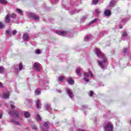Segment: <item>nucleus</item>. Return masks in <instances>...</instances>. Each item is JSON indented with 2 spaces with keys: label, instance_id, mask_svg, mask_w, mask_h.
I'll use <instances>...</instances> for the list:
<instances>
[{
  "label": "nucleus",
  "instance_id": "1",
  "mask_svg": "<svg viewBox=\"0 0 131 131\" xmlns=\"http://www.w3.org/2000/svg\"><path fill=\"white\" fill-rule=\"evenodd\" d=\"M95 53L98 57V58H100L102 60H97V62L98 63L99 66L104 70L106 67H107V64L108 63V59L107 57L102 52L100 49L96 48L95 50Z\"/></svg>",
  "mask_w": 131,
  "mask_h": 131
},
{
  "label": "nucleus",
  "instance_id": "2",
  "mask_svg": "<svg viewBox=\"0 0 131 131\" xmlns=\"http://www.w3.org/2000/svg\"><path fill=\"white\" fill-rule=\"evenodd\" d=\"M103 127L105 131H113L114 129L113 124L111 121H105L103 124Z\"/></svg>",
  "mask_w": 131,
  "mask_h": 131
},
{
  "label": "nucleus",
  "instance_id": "3",
  "mask_svg": "<svg viewBox=\"0 0 131 131\" xmlns=\"http://www.w3.org/2000/svg\"><path fill=\"white\" fill-rule=\"evenodd\" d=\"M84 80L86 82H89L90 81V80L88 79V77L89 76H91V78H93L94 77V74L92 73V72H89V73H84Z\"/></svg>",
  "mask_w": 131,
  "mask_h": 131
},
{
  "label": "nucleus",
  "instance_id": "4",
  "mask_svg": "<svg viewBox=\"0 0 131 131\" xmlns=\"http://www.w3.org/2000/svg\"><path fill=\"white\" fill-rule=\"evenodd\" d=\"M9 113L12 117H16L17 118H19V111L18 110L15 111L10 110L9 111Z\"/></svg>",
  "mask_w": 131,
  "mask_h": 131
},
{
  "label": "nucleus",
  "instance_id": "5",
  "mask_svg": "<svg viewBox=\"0 0 131 131\" xmlns=\"http://www.w3.org/2000/svg\"><path fill=\"white\" fill-rule=\"evenodd\" d=\"M33 69L35 70V71H37V72L40 71V64H39L38 62H35L33 64Z\"/></svg>",
  "mask_w": 131,
  "mask_h": 131
},
{
  "label": "nucleus",
  "instance_id": "6",
  "mask_svg": "<svg viewBox=\"0 0 131 131\" xmlns=\"http://www.w3.org/2000/svg\"><path fill=\"white\" fill-rule=\"evenodd\" d=\"M66 92L67 94H68L69 97L70 98V99H72V98L74 97V94H73V92H72V91H71V90L67 88L66 89Z\"/></svg>",
  "mask_w": 131,
  "mask_h": 131
},
{
  "label": "nucleus",
  "instance_id": "7",
  "mask_svg": "<svg viewBox=\"0 0 131 131\" xmlns=\"http://www.w3.org/2000/svg\"><path fill=\"white\" fill-rule=\"evenodd\" d=\"M30 17L32 18V19H33V20H39V17L36 15L35 13H30Z\"/></svg>",
  "mask_w": 131,
  "mask_h": 131
},
{
  "label": "nucleus",
  "instance_id": "8",
  "mask_svg": "<svg viewBox=\"0 0 131 131\" xmlns=\"http://www.w3.org/2000/svg\"><path fill=\"white\" fill-rule=\"evenodd\" d=\"M67 80L69 84H70V85H73V84H74V80H73V79H72V77H68Z\"/></svg>",
  "mask_w": 131,
  "mask_h": 131
},
{
  "label": "nucleus",
  "instance_id": "9",
  "mask_svg": "<svg viewBox=\"0 0 131 131\" xmlns=\"http://www.w3.org/2000/svg\"><path fill=\"white\" fill-rule=\"evenodd\" d=\"M58 35H61L62 36H66L68 34V32L65 31H58L56 33Z\"/></svg>",
  "mask_w": 131,
  "mask_h": 131
},
{
  "label": "nucleus",
  "instance_id": "10",
  "mask_svg": "<svg viewBox=\"0 0 131 131\" xmlns=\"http://www.w3.org/2000/svg\"><path fill=\"white\" fill-rule=\"evenodd\" d=\"M10 18H11V15H10V14H8L5 16V18L6 23L8 24L11 22V19Z\"/></svg>",
  "mask_w": 131,
  "mask_h": 131
},
{
  "label": "nucleus",
  "instance_id": "11",
  "mask_svg": "<svg viewBox=\"0 0 131 131\" xmlns=\"http://www.w3.org/2000/svg\"><path fill=\"white\" fill-rule=\"evenodd\" d=\"M43 128H46V129H49V128H50V122H45L43 124Z\"/></svg>",
  "mask_w": 131,
  "mask_h": 131
},
{
  "label": "nucleus",
  "instance_id": "12",
  "mask_svg": "<svg viewBox=\"0 0 131 131\" xmlns=\"http://www.w3.org/2000/svg\"><path fill=\"white\" fill-rule=\"evenodd\" d=\"M129 50V48H125L123 49L122 53L124 56H126V55H128V51Z\"/></svg>",
  "mask_w": 131,
  "mask_h": 131
},
{
  "label": "nucleus",
  "instance_id": "13",
  "mask_svg": "<svg viewBox=\"0 0 131 131\" xmlns=\"http://www.w3.org/2000/svg\"><path fill=\"white\" fill-rule=\"evenodd\" d=\"M45 108L48 112H50L51 113V112L52 111V107H51V104H45Z\"/></svg>",
  "mask_w": 131,
  "mask_h": 131
},
{
  "label": "nucleus",
  "instance_id": "14",
  "mask_svg": "<svg viewBox=\"0 0 131 131\" xmlns=\"http://www.w3.org/2000/svg\"><path fill=\"white\" fill-rule=\"evenodd\" d=\"M23 39L25 41H28V39H29V35H28V34H27V33L24 34L23 36Z\"/></svg>",
  "mask_w": 131,
  "mask_h": 131
},
{
  "label": "nucleus",
  "instance_id": "15",
  "mask_svg": "<svg viewBox=\"0 0 131 131\" xmlns=\"http://www.w3.org/2000/svg\"><path fill=\"white\" fill-rule=\"evenodd\" d=\"M41 105L40 101L38 99L36 101V107L37 109H40V105Z\"/></svg>",
  "mask_w": 131,
  "mask_h": 131
},
{
  "label": "nucleus",
  "instance_id": "16",
  "mask_svg": "<svg viewBox=\"0 0 131 131\" xmlns=\"http://www.w3.org/2000/svg\"><path fill=\"white\" fill-rule=\"evenodd\" d=\"M81 11V10L80 9H75L73 10H71L70 11V14L71 15H74V14H76V13H79V12H80Z\"/></svg>",
  "mask_w": 131,
  "mask_h": 131
},
{
  "label": "nucleus",
  "instance_id": "17",
  "mask_svg": "<svg viewBox=\"0 0 131 131\" xmlns=\"http://www.w3.org/2000/svg\"><path fill=\"white\" fill-rule=\"evenodd\" d=\"M117 3V1L116 0H111L110 3V7H115V4Z\"/></svg>",
  "mask_w": 131,
  "mask_h": 131
},
{
  "label": "nucleus",
  "instance_id": "18",
  "mask_svg": "<svg viewBox=\"0 0 131 131\" xmlns=\"http://www.w3.org/2000/svg\"><path fill=\"white\" fill-rule=\"evenodd\" d=\"M104 15H105V16H106V17H109V16H110V15H111V11H110V10L108 9H106L104 11Z\"/></svg>",
  "mask_w": 131,
  "mask_h": 131
},
{
  "label": "nucleus",
  "instance_id": "19",
  "mask_svg": "<svg viewBox=\"0 0 131 131\" xmlns=\"http://www.w3.org/2000/svg\"><path fill=\"white\" fill-rule=\"evenodd\" d=\"M127 32L126 31H124L122 34V38H126L127 37Z\"/></svg>",
  "mask_w": 131,
  "mask_h": 131
},
{
  "label": "nucleus",
  "instance_id": "20",
  "mask_svg": "<svg viewBox=\"0 0 131 131\" xmlns=\"http://www.w3.org/2000/svg\"><path fill=\"white\" fill-rule=\"evenodd\" d=\"M24 116L26 118H29V117H30V113L28 112H25L24 113Z\"/></svg>",
  "mask_w": 131,
  "mask_h": 131
},
{
  "label": "nucleus",
  "instance_id": "21",
  "mask_svg": "<svg viewBox=\"0 0 131 131\" xmlns=\"http://www.w3.org/2000/svg\"><path fill=\"white\" fill-rule=\"evenodd\" d=\"M98 18H95L93 20H92L91 22H90L89 24V26H91L92 24H94V23H97L98 21Z\"/></svg>",
  "mask_w": 131,
  "mask_h": 131
},
{
  "label": "nucleus",
  "instance_id": "22",
  "mask_svg": "<svg viewBox=\"0 0 131 131\" xmlns=\"http://www.w3.org/2000/svg\"><path fill=\"white\" fill-rule=\"evenodd\" d=\"M9 96H10V94H9V93H3V98L4 99H8V98H9Z\"/></svg>",
  "mask_w": 131,
  "mask_h": 131
},
{
  "label": "nucleus",
  "instance_id": "23",
  "mask_svg": "<svg viewBox=\"0 0 131 131\" xmlns=\"http://www.w3.org/2000/svg\"><path fill=\"white\" fill-rule=\"evenodd\" d=\"M16 12L19 14V15H21V16H23V11H22V10H21V9H16Z\"/></svg>",
  "mask_w": 131,
  "mask_h": 131
},
{
  "label": "nucleus",
  "instance_id": "24",
  "mask_svg": "<svg viewBox=\"0 0 131 131\" xmlns=\"http://www.w3.org/2000/svg\"><path fill=\"white\" fill-rule=\"evenodd\" d=\"M76 73L79 76H81V73L80 72V69H77L76 70Z\"/></svg>",
  "mask_w": 131,
  "mask_h": 131
},
{
  "label": "nucleus",
  "instance_id": "25",
  "mask_svg": "<svg viewBox=\"0 0 131 131\" xmlns=\"http://www.w3.org/2000/svg\"><path fill=\"white\" fill-rule=\"evenodd\" d=\"M10 122H12L13 123H14V124H16V125H19V122L15 121V120L12 119L10 120Z\"/></svg>",
  "mask_w": 131,
  "mask_h": 131
},
{
  "label": "nucleus",
  "instance_id": "26",
  "mask_svg": "<svg viewBox=\"0 0 131 131\" xmlns=\"http://www.w3.org/2000/svg\"><path fill=\"white\" fill-rule=\"evenodd\" d=\"M65 79V77L60 76L58 77V80L60 82H63V81Z\"/></svg>",
  "mask_w": 131,
  "mask_h": 131
},
{
  "label": "nucleus",
  "instance_id": "27",
  "mask_svg": "<svg viewBox=\"0 0 131 131\" xmlns=\"http://www.w3.org/2000/svg\"><path fill=\"white\" fill-rule=\"evenodd\" d=\"M19 70L21 71L23 69V64L22 62H20L18 64Z\"/></svg>",
  "mask_w": 131,
  "mask_h": 131
},
{
  "label": "nucleus",
  "instance_id": "28",
  "mask_svg": "<svg viewBox=\"0 0 131 131\" xmlns=\"http://www.w3.org/2000/svg\"><path fill=\"white\" fill-rule=\"evenodd\" d=\"M88 18V15L83 16L81 18V22H82L84 21V20H86Z\"/></svg>",
  "mask_w": 131,
  "mask_h": 131
},
{
  "label": "nucleus",
  "instance_id": "29",
  "mask_svg": "<svg viewBox=\"0 0 131 131\" xmlns=\"http://www.w3.org/2000/svg\"><path fill=\"white\" fill-rule=\"evenodd\" d=\"M5 71V68L3 66H0V74L3 73Z\"/></svg>",
  "mask_w": 131,
  "mask_h": 131
},
{
  "label": "nucleus",
  "instance_id": "30",
  "mask_svg": "<svg viewBox=\"0 0 131 131\" xmlns=\"http://www.w3.org/2000/svg\"><path fill=\"white\" fill-rule=\"evenodd\" d=\"M0 3L2 4V5H7L8 2L6 0H0Z\"/></svg>",
  "mask_w": 131,
  "mask_h": 131
},
{
  "label": "nucleus",
  "instance_id": "31",
  "mask_svg": "<svg viewBox=\"0 0 131 131\" xmlns=\"http://www.w3.org/2000/svg\"><path fill=\"white\" fill-rule=\"evenodd\" d=\"M36 120L37 121H39V120H41V117L39 115H37L36 117Z\"/></svg>",
  "mask_w": 131,
  "mask_h": 131
},
{
  "label": "nucleus",
  "instance_id": "32",
  "mask_svg": "<svg viewBox=\"0 0 131 131\" xmlns=\"http://www.w3.org/2000/svg\"><path fill=\"white\" fill-rule=\"evenodd\" d=\"M6 34L8 35V36H12V33H11V31H10V30L6 31Z\"/></svg>",
  "mask_w": 131,
  "mask_h": 131
},
{
  "label": "nucleus",
  "instance_id": "33",
  "mask_svg": "<svg viewBox=\"0 0 131 131\" xmlns=\"http://www.w3.org/2000/svg\"><path fill=\"white\" fill-rule=\"evenodd\" d=\"M102 34H108V31H103L100 33V35H102Z\"/></svg>",
  "mask_w": 131,
  "mask_h": 131
},
{
  "label": "nucleus",
  "instance_id": "34",
  "mask_svg": "<svg viewBox=\"0 0 131 131\" xmlns=\"http://www.w3.org/2000/svg\"><path fill=\"white\" fill-rule=\"evenodd\" d=\"M10 107L11 108V109H14L15 108V106L14 105V102H10Z\"/></svg>",
  "mask_w": 131,
  "mask_h": 131
},
{
  "label": "nucleus",
  "instance_id": "35",
  "mask_svg": "<svg viewBox=\"0 0 131 131\" xmlns=\"http://www.w3.org/2000/svg\"><path fill=\"white\" fill-rule=\"evenodd\" d=\"M90 38H91V37H90V36H86L85 37L84 40V41H88V40H90Z\"/></svg>",
  "mask_w": 131,
  "mask_h": 131
},
{
  "label": "nucleus",
  "instance_id": "36",
  "mask_svg": "<svg viewBox=\"0 0 131 131\" xmlns=\"http://www.w3.org/2000/svg\"><path fill=\"white\" fill-rule=\"evenodd\" d=\"M5 27V25H4V23L0 21V29H3Z\"/></svg>",
  "mask_w": 131,
  "mask_h": 131
},
{
  "label": "nucleus",
  "instance_id": "37",
  "mask_svg": "<svg viewBox=\"0 0 131 131\" xmlns=\"http://www.w3.org/2000/svg\"><path fill=\"white\" fill-rule=\"evenodd\" d=\"M16 17H17V15L15 13H12L11 16H10V17L13 18V19H15Z\"/></svg>",
  "mask_w": 131,
  "mask_h": 131
},
{
  "label": "nucleus",
  "instance_id": "38",
  "mask_svg": "<svg viewBox=\"0 0 131 131\" xmlns=\"http://www.w3.org/2000/svg\"><path fill=\"white\" fill-rule=\"evenodd\" d=\"M35 94L36 95H40V91L38 90V89L36 90L35 91Z\"/></svg>",
  "mask_w": 131,
  "mask_h": 131
},
{
  "label": "nucleus",
  "instance_id": "39",
  "mask_svg": "<svg viewBox=\"0 0 131 131\" xmlns=\"http://www.w3.org/2000/svg\"><path fill=\"white\" fill-rule=\"evenodd\" d=\"M32 129H34L35 130H37V127H36V125H32Z\"/></svg>",
  "mask_w": 131,
  "mask_h": 131
},
{
  "label": "nucleus",
  "instance_id": "40",
  "mask_svg": "<svg viewBox=\"0 0 131 131\" xmlns=\"http://www.w3.org/2000/svg\"><path fill=\"white\" fill-rule=\"evenodd\" d=\"M99 3V0H93V5H97Z\"/></svg>",
  "mask_w": 131,
  "mask_h": 131
},
{
  "label": "nucleus",
  "instance_id": "41",
  "mask_svg": "<svg viewBox=\"0 0 131 131\" xmlns=\"http://www.w3.org/2000/svg\"><path fill=\"white\" fill-rule=\"evenodd\" d=\"M95 13H96V14H97V15H99V14H100V13H101V12L100 11V10H99V9H96Z\"/></svg>",
  "mask_w": 131,
  "mask_h": 131
},
{
  "label": "nucleus",
  "instance_id": "42",
  "mask_svg": "<svg viewBox=\"0 0 131 131\" xmlns=\"http://www.w3.org/2000/svg\"><path fill=\"white\" fill-rule=\"evenodd\" d=\"M13 35H16L17 34V31L16 30L12 31Z\"/></svg>",
  "mask_w": 131,
  "mask_h": 131
},
{
  "label": "nucleus",
  "instance_id": "43",
  "mask_svg": "<svg viewBox=\"0 0 131 131\" xmlns=\"http://www.w3.org/2000/svg\"><path fill=\"white\" fill-rule=\"evenodd\" d=\"M35 53L36 54H40L41 52L40 51V50H39V49H37L36 50Z\"/></svg>",
  "mask_w": 131,
  "mask_h": 131
},
{
  "label": "nucleus",
  "instance_id": "44",
  "mask_svg": "<svg viewBox=\"0 0 131 131\" xmlns=\"http://www.w3.org/2000/svg\"><path fill=\"white\" fill-rule=\"evenodd\" d=\"M93 95H94V92L90 91V94H89V96L90 97H93Z\"/></svg>",
  "mask_w": 131,
  "mask_h": 131
},
{
  "label": "nucleus",
  "instance_id": "45",
  "mask_svg": "<svg viewBox=\"0 0 131 131\" xmlns=\"http://www.w3.org/2000/svg\"><path fill=\"white\" fill-rule=\"evenodd\" d=\"M27 101L28 103H29V104H31V103H32V100L31 99H27Z\"/></svg>",
  "mask_w": 131,
  "mask_h": 131
},
{
  "label": "nucleus",
  "instance_id": "46",
  "mask_svg": "<svg viewBox=\"0 0 131 131\" xmlns=\"http://www.w3.org/2000/svg\"><path fill=\"white\" fill-rule=\"evenodd\" d=\"M82 108H83V109H85L88 108V105H82Z\"/></svg>",
  "mask_w": 131,
  "mask_h": 131
},
{
  "label": "nucleus",
  "instance_id": "47",
  "mask_svg": "<svg viewBox=\"0 0 131 131\" xmlns=\"http://www.w3.org/2000/svg\"><path fill=\"white\" fill-rule=\"evenodd\" d=\"M3 86H4V85H3V83L0 82V88H3Z\"/></svg>",
  "mask_w": 131,
  "mask_h": 131
},
{
  "label": "nucleus",
  "instance_id": "48",
  "mask_svg": "<svg viewBox=\"0 0 131 131\" xmlns=\"http://www.w3.org/2000/svg\"><path fill=\"white\" fill-rule=\"evenodd\" d=\"M119 27L120 28V29H121L122 28V25H120Z\"/></svg>",
  "mask_w": 131,
  "mask_h": 131
},
{
  "label": "nucleus",
  "instance_id": "49",
  "mask_svg": "<svg viewBox=\"0 0 131 131\" xmlns=\"http://www.w3.org/2000/svg\"><path fill=\"white\" fill-rule=\"evenodd\" d=\"M57 92H58V93H62V91H61L60 90H57Z\"/></svg>",
  "mask_w": 131,
  "mask_h": 131
},
{
  "label": "nucleus",
  "instance_id": "50",
  "mask_svg": "<svg viewBox=\"0 0 131 131\" xmlns=\"http://www.w3.org/2000/svg\"><path fill=\"white\" fill-rule=\"evenodd\" d=\"M100 86H104V85H103V83H101Z\"/></svg>",
  "mask_w": 131,
  "mask_h": 131
},
{
  "label": "nucleus",
  "instance_id": "51",
  "mask_svg": "<svg viewBox=\"0 0 131 131\" xmlns=\"http://www.w3.org/2000/svg\"><path fill=\"white\" fill-rule=\"evenodd\" d=\"M3 117V115L0 114V119L2 118Z\"/></svg>",
  "mask_w": 131,
  "mask_h": 131
},
{
  "label": "nucleus",
  "instance_id": "52",
  "mask_svg": "<svg viewBox=\"0 0 131 131\" xmlns=\"http://www.w3.org/2000/svg\"><path fill=\"white\" fill-rule=\"evenodd\" d=\"M78 131H85V130L80 129V130H78Z\"/></svg>",
  "mask_w": 131,
  "mask_h": 131
},
{
  "label": "nucleus",
  "instance_id": "53",
  "mask_svg": "<svg viewBox=\"0 0 131 131\" xmlns=\"http://www.w3.org/2000/svg\"><path fill=\"white\" fill-rule=\"evenodd\" d=\"M124 19L122 20V22H124Z\"/></svg>",
  "mask_w": 131,
  "mask_h": 131
},
{
  "label": "nucleus",
  "instance_id": "54",
  "mask_svg": "<svg viewBox=\"0 0 131 131\" xmlns=\"http://www.w3.org/2000/svg\"><path fill=\"white\" fill-rule=\"evenodd\" d=\"M14 23H18V21H14Z\"/></svg>",
  "mask_w": 131,
  "mask_h": 131
},
{
  "label": "nucleus",
  "instance_id": "55",
  "mask_svg": "<svg viewBox=\"0 0 131 131\" xmlns=\"http://www.w3.org/2000/svg\"><path fill=\"white\" fill-rule=\"evenodd\" d=\"M95 122H97V120H95Z\"/></svg>",
  "mask_w": 131,
  "mask_h": 131
}]
</instances>
